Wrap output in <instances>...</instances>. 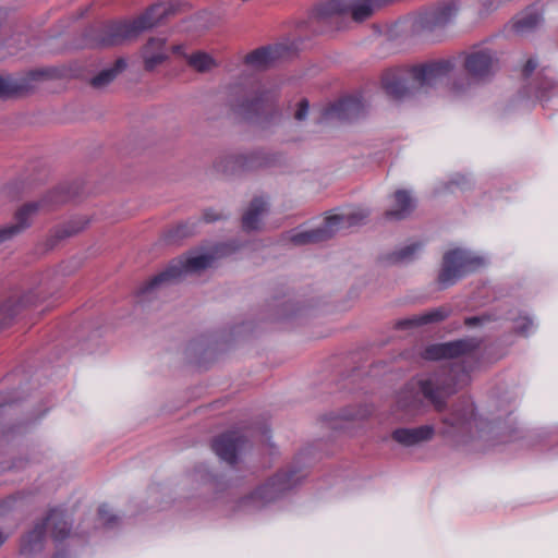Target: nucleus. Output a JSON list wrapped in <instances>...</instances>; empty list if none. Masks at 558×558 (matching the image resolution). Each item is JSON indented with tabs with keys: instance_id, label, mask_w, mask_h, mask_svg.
Instances as JSON below:
<instances>
[{
	"instance_id": "nucleus-1",
	"label": "nucleus",
	"mask_w": 558,
	"mask_h": 558,
	"mask_svg": "<svg viewBox=\"0 0 558 558\" xmlns=\"http://www.w3.org/2000/svg\"><path fill=\"white\" fill-rule=\"evenodd\" d=\"M444 375L434 374L424 379L412 380L400 391L398 404L409 414L417 415L425 412L426 400L437 412L446 408L447 398L456 391V387L469 379L464 366L452 365Z\"/></svg>"
},
{
	"instance_id": "nucleus-2",
	"label": "nucleus",
	"mask_w": 558,
	"mask_h": 558,
	"mask_svg": "<svg viewBox=\"0 0 558 558\" xmlns=\"http://www.w3.org/2000/svg\"><path fill=\"white\" fill-rule=\"evenodd\" d=\"M454 68L451 59H442L411 66L389 69L384 72L381 87L393 99L405 97L413 87L433 86Z\"/></svg>"
},
{
	"instance_id": "nucleus-3",
	"label": "nucleus",
	"mask_w": 558,
	"mask_h": 558,
	"mask_svg": "<svg viewBox=\"0 0 558 558\" xmlns=\"http://www.w3.org/2000/svg\"><path fill=\"white\" fill-rule=\"evenodd\" d=\"M231 111L245 120H271L278 113V90L266 88L258 80L253 77L247 84L230 86Z\"/></svg>"
},
{
	"instance_id": "nucleus-4",
	"label": "nucleus",
	"mask_w": 558,
	"mask_h": 558,
	"mask_svg": "<svg viewBox=\"0 0 558 558\" xmlns=\"http://www.w3.org/2000/svg\"><path fill=\"white\" fill-rule=\"evenodd\" d=\"M159 9V5L151 7L132 21L110 22L102 25L97 35L90 39L89 45L93 47H111L136 38L141 33L159 23V17L155 16V12Z\"/></svg>"
},
{
	"instance_id": "nucleus-5",
	"label": "nucleus",
	"mask_w": 558,
	"mask_h": 558,
	"mask_svg": "<svg viewBox=\"0 0 558 558\" xmlns=\"http://www.w3.org/2000/svg\"><path fill=\"white\" fill-rule=\"evenodd\" d=\"M367 217L368 211L364 208H355L343 215L328 216L325 218L324 223L315 229L292 232L289 235V241L293 245L320 243L332 238L340 229L364 223Z\"/></svg>"
},
{
	"instance_id": "nucleus-6",
	"label": "nucleus",
	"mask_w": 558,
	"mask_h": 558,
	"mask_svg": "<svg viewBox=\"0 0 558 558\" xmlns=\"http://www.w3.org/2000/svg\"><path fill=\"white\" fill-rule=\"evenodd\" d=\"M51 531V537L56 542L65 539L71 530L66 514L63 510L53 508L49 511L47 518L35 525L22 539L21 553L23 555H31L43 547V542L47 530Z\"/></svg>"
},
{
	"instance_id": "nucleus-7",
	"label": "nucleus",
	"mask_w": 558,
	"mask_h": 558,
	"mask_svg": "<svg viewBox=\"0 0 558 558\" xmlns=\"http://www.w3.org/2000/svg\"><path fill=\"white\" fill-rule=\"evenodd\" d=\"M485 265L480 257L462 248H453L444 254L442 264L438 274V283L441 288L453 286L459 279L475 272Z\"/></svg>"
},
{
	"instance_id": "nucleus-8",
	"label": "nucleus",
	"mask_w": 558,
	"mask_h": 558,
	"mask_svg": "<svg viewBox=\"0 0 558 558\" xmlns=\"http://www.w3.org/2000/svg\"><path fill=\"white\" fill-rule=\"evenodd\" d=\"M214 256L210 254H201L173 260L163 271L150 278L138 290L140 296L150 294L156 288L163 283L179 280L182 276L191 272H197L213 265Z\"/></svg>"
},
{
	"instance_id": "nucleus-9",
	"label": "nucleus",
	"mask_w": 558,
	"mask_h": 558,
	"mask_svg": "<svg viewBox=\"0 0 558 558\" xmlns=\"http://www.w3.org/2000/svg\"><path fill=\"white\" fill-rule=\"evenodd\" d=\"M304 475L300 471H280L267 483L255 489L247 500L256 507L264 506L276 500L282 493L295 486Z\"/></svg>"
},
{
	"instance_id": "nucleus-10",
	"label": "nucleus",
	"mask_w": 558,
	"mask_h": 558,
	"mask_svg": "<svg viewBox=\"0 0 558 558\" xmlns=\"http://www.w3.org/2000/svg\"><path fill=\"white\" fill-rule=\"evenodd\" d=\"M497 63L498 59L490 49L482 48L465 52L463 69L469 75V78H463L466 81L465 85L470 84V80L482 82L493 76L497 70Z\"/></svg>"
},
{
	"instance_id": "nucleus-11",
	"label": "nucleus",
	"mask_w": 558,
	"mask_h": 558,
	"mask_svg": "<svg viewBox=\"0 0 558 558\" xmlns=\"http://www.w3.org/2000/svg\"><path fill=\"white\" fill-rule=\"evenodd\" d=\"M480 341L475 338L458 339L454 341L430 344L422 352V357L427 361L456 359L473 353L480 348Z\"/></svg>"
},
{
	"instance_id": "nucleus-12",
	"label": "nucleus",
	"mask_w": 558,
	"mask_h": 558,
	"mask_svg": "<svg viewBox=\"0 0 558 558\" xmlns=\"http://www.w3.org/2000/svg\"><path fill=\"white\" fill-rule=\"evenodd\" d=\"M364 112V105L360 97H343L333 104L324 107L318 119L319 123L333 121L343 122L359 118Z\"/></svg>"
},
{
	"instance_id": "nucleus-13",
	"label": "nucleus",
	"mask_w": 558,
	"mask_h": 558,
	"mask_svg": "<svg viewBox=\"0 0 558 558\" xmlns=\"http://www.w3.org/2000/svg\"><path fill=\"white\" fill-rule=\"evenodd\" d=\"M476 422L474 404L468 397H462L452 405L450 413L441 418L447 426L444 434L469 430L472 422Z\"/></svg>"
},
{
	"instance_id": "nucleus-14",
	"label": "nucleus",
	"mask_w": 558,
	"mask_h": 558,
	"mask_svg": "<svg viewBox=\"0 0 558 558\" xmlns=\"http://www.w3.org/2000/svg\"><path fill=\"white\" fill-rule=\"evenodd\" d=\"M245 438L239 432L223 433L213 440L211 448L215 453L227 463L233 465L238 460V452L243 449Z\"/></svg>"
},
{
	"instance_id": "nucleus-15",
	"label": "nucleus",
	"mask_w": 558,
	"mask_h": 558,
	"mask_svg": "<svg viewBox=\"0 0 558 558\" xmlns=\"http://www.w3.org/2000/svg\"><path fill=\"white\" fill-rule=\"evenodd\" d=\"M269 165L268 158L260 153L244 156H228L219 161L216 167L223 173L235 174L246 170H253Z\"/></svg>"
},
{
	"instance_id": "nucleus-16",
	"label": "nucleus",
	"mask_w": 558,
	"mask_h": 558,
	"mask_svg": "<svg viewBox=\"0 0 558 558\" xmlns=\"http://www.w3.org/2000/svg\"><path fill=\"white\" fill-rule=\"evenodd\" d=\"M458 7L454 1L444 2L420 15V26L427 31H434L446 26L457 14Z\"/></svg>"
},
{
	"instance_id": "nucleus-17",
	"label": "nucleus",
	"mask_w": 558,
	"mask_h": 558,
	"mask_svg": "<svg viewBox=\"0 0 558 558\" xmlns=\"http://www.w3.org/2000/svg\"><path fill=\"white\" fill-rule=\"evenodd\" d=\"M44 71H31L23 77L0 76V98L23 96L34 88L33 82L44 75Z\"/></svg>"
},
{
	"instance_id": "nucleus-18",
	"label": "nucleus",
	"mask_w": 558,
	"mask_h": 558,
	"mask_svg": "<svg viewBox=\"0 0 558 558\" xmlns=\"http://www.w3.org/2000/svg\"><path fill=\"white\" fill-rule=\"evenodd\" d=\"M46 206V201L43 203H28L22 206L14 216L15 221L8 226L0 228V244L12 239L16 234L29 227L32 217L40 208Z\"/></svg>"
},
{
	"instance_id": "nucleus-19",
	"label": "nucleus",
	"mask_w": 558,
	"mask_h": 558,
	"mask_svg": "<svg viewBox=\"0 0 558 558\" xmlns=\"http://www.w3.org/2000/svg\"><path fill=\"white\" fill-rule=\"evenodd\" d=\"M283 51L284 47L282 45L264 46L248 52L243 61L245 65L252 69L264 70L279 59Z\"/></svg>"
},
{
	"instance_id": "nucleus-20",
	"label": "nucleus",
	"mask_w": 558,
	"mask_h": 558,
	"mask_svg": "<svg viewBox=\"0 0 558 558\" xmlns=\"http://www.w3.org/2000/svg\"><path fill=\"white\" fill-rule=\"evenodd\" d=\"M434 434V426L422 425L413 428H397L392 432L391 437L398 444L411 447L430 440Z\"/></svg>"
},
{
	"instance_id": "nucleus-21",
	"label": "nucleus",
	"mask_w": 558,
	"mask_h": 558,
	"mask_svg": "<svg viewBox=\"0 0 558 558\" xmlns=\"http://www.w3.org/2000/svg\"><path fill=\"white\" fill-rule=\"evenodd\" d=\"M144 69L153 71L168 59L166 50V39L151 37L142 49Z\"/></svg>"
},
{
	"instance_id": "nucleus-22",
	"label": "nucleus",
	"mask_w": 558,
	"mask_h": 558,
	"mask_svg": "<svg viewBox=\"0 0 558 558\" xmlns=\"http://www.w3.org/2000/svg\"><path fill=\"white\" fill-rule=\"evenodd\" d=\"M450 314V308L440 306L420 315H414L409 318L398 320L396 323L397 329H407L412 327H418L432 323H438L446 319Z\"/></svg>"
},
{
	"instance_id": "nucleus-23",
	"label": "nucleus",
	"mask_w": 558,
	"mask_h": 558,
	"mask_svg": "<svg viewBox=\"0 0 558 558\" xmlns=\"http://www.w3.org/2000/svg\"><path fill=\"white\" fill-rule=\"evenodd\" d=\"M395 205L387 210L385 216L387 219L401 220L407 218L414 209V201L410 193L405 190H398L393 194Z\"/></svg>"
},
{
	"instance_id": "nucleus-24",
	"label": "nucleus",
	"mask_w": 558,
	"mask_h": 558,
	"mask_svg": "<svg viewBox=\"0 0 558 558\" xmlns=\"http://www.w3.org/2000/svg\"><path fill=\"white\" fill-rule=\"evenodd\" d=\"M267 202L262 197H255L248 209L242 217V227L245 231L256 230L259 225V217L267 209Z\"/></svg>"
},
{
	"instance_id": "nucleus-25",
	"label": "nucleus",
	"mask_w": 558,
	"mask_h": 558,
	"mask_svg": "<svg viewBox=\"0 0 558 558\" xmlns=\"http://www.w3.org/2000/svg\"><path fill=\"white\" fill-rule=\"evenodd\" d=\"M542 14L534 8H529L512 21V29L517 34H525L533 31L541 22Z\"/></svg>"
},
{
	"instance_id": "nucleus-26",
	"label": "nucleus",
	"mask_w": 558,
	"mask_h": 558,
	"mask_svg": "<svg viewBox=\"0 0 558 558\" xmlns=\"http://www.w3.org/2000/svg\"><path fill=\"white\" fill-rule=\"evenodd\" d=\"M126 68V61L123 58L116 60L112 68L105 69L90 80V85L100 88L111 83L119 73Z\"/></svg>"
},
{
	"instance_id": "nucleus-27",
	"label": "nucleus",
	"mask_w": 558,
	"mask_h": 558,
	"mask_svg": "<svg viewBox=\"0 0 558 558\" xmlns=\"http://www.w3.org/2000/svg\"><path fill=\"white\" fill-rule=\"evenodd\" d=\"M185 58L187 64L199 73L209 72L217 66L215 59L204 51L193 52L189 56H185Z\"/></svg>"
},
{
	"instance_id": "nucleus-28",
	"label": "nucleus",
	"mask_w": 558,
	"mask_h": 558,
	"mask_svg": "<svg viewBox=\"0 0 558 558\" xmlns=\"http://www.w3.org/2000/svg\"><path fill=\"white\" fill-rule=\"evenodd\" d=\"M558 94V84L554 82L553 80L544 78L539 82L536 92L535 97L539 101H546L551 96H555Z\"/></svg>"
},
{
	"instance_id": "nucleus-29",
	"label": "nucleus",
	"mask_w": 558,
	"mask_h": 558,
	"mask_svg": "<svg viewBox=\"0 0 558 558\" xmlns=\"http://www.w3.org/2000/svg\"><path fill=\"white\" fill-rule=\"evenodd\" d=\"M422 247L421 243H412L410 245H407L405 247L401 248L398 252H395L388 257V260L390 263H399L409 260L413 257L415 252H417Z\"/></svg>"
},
{
	"instance_id": "nucleus-30",
	"label": "nucleus",
	"mask_w": 558,
	"mask_h": 558,
	"mask_svg": "<svg viewBox=\"0 0 558 558\" xmlns=\"http://www.w3.org/2000/svg\"><path fill=\"white\" fill-rule=\"evenodd\" d=\"M194 233V225L190 223H181L178 225L173 230L169 233L170 240H177L190 236Z\"/></svg>"
},
{
	"instance_id": "nucleus-31",
	"label": "nucleus",
	"mask_w": 558,
	"mask_h": 558,
	"mask_svg": "<svg viewBox=\"0 0 558 558\" xmlns=\"http://www.w3.org/2000/svg\"><path fill=\"white\" fill-rule=\"evenodd\" d=\"M48 198L50 203L57 205L69 202L72 195L69 192L65 193L63 189H57L49 194Z\"/></svg>"
},
{
	"instance_id": "nucleus-32",
	"label": "nucleus",
	"mask_w": 558,
	"mask_h": 558,
	"mask_svg": "<svg viewBox=\"0 0 558 558\" xmlns=\"http://www.w3.org/2000/svg\"><path fill=\"white\" fill-rule=\"evenodd\" d=\"M99 520L105 525H112L117 521V517L110 512V509L107 505H101L98 509Z\"/></svg>"
},
{
	"instance_id": "nucleus-33",
	"label": "nucleus",
	"mask_w": 558,
	"mask_h": 558,
	"mask_svg": "<svg viewBox=\"0 0 558 558\" xmlns=\"http://www.w3.org/2000/svg\"><path fill=\"white\" fill-rule=\"evenodd\" d=\"M533 327V322L529 317H520L517 320L515 331L522 336H527Z\"/></svg>"
},
{
	"instance_id": "nucleus-34",
	"label": "nucleus",
	"mask_w": 558,
	"mask_h": 558,
	"mask_svg": "<svg viewBox=\"0 0 558 558\" xmlns=\"http://www.w3.org/2000/svg\"><path fill=\"white\" fill-rule=\"evenodd\" d=\"M308 107H310L308 100L303 98L298 105V109L294 113V118L299 121L304 120L307 116Z\"/></svg>"
},
{
	"instance_id": "nucleus-35",
	"label": "nucleus",
	"mask_w": 558,
	"mask_h": 558,
	"mask_svg": "<svg viewBox=\"0 0 558 558\" xmlns=\"http://www.w3.org/2000/svg\"><path fill=\"white\" fill-rule=\"evenodd\" d=\"M7 306L0 308V329L10 325L13 314L5 315Z\"/></svg>"
},
{
	"instance_id": "nucleus-36",
	"label": "nucleus",
	"mask_w": 558,
	"mask_h": 558,
	"mask_svg": "<svg viewBox=\"0 0 558 558\" xmlns=\"http://www.w3.org/2000/svg\"><path fill=\"white\" fill-rule=\"evenodd\" d=\"M536 66H537V62L534 59H529L523 66V75L526 77L530 76L533 73V71L536 69Z\"/></svg>"
},
{
	"instance_id": "nucleus-37",
	"label": "nucleus",
	"mask_w": 558,
	"mask_h": 558,
	"mask_svg": "<svg viewBox=\"0 0 558 558\" xmlns=\"http://www.w3.org/2000/svg\"><path fill=\"white\" fill-rule=\"evenodd\" d=\"M484 320H486L485 316H472L465 318L464 324L469 327H473L482 324Z\"/></svg>"
},
{
	"instance_id": "nucleus-38",
	"label": "nucleus",
	"mask_w": 558,
	"mask_h": 558,
	"mask_svg": "<svg viewBox=\"0 0 558 558\" xmlns=\"http://www.w3.org/2000/svg\"><path fill=\"white\" fill-rule=\"evenodd\" d=\"M203 218L206 222H214L219 220L221 216L219 214H216L214 210L209 209L204 213Z\"/></svg>"
},
{
	"instance_id": "nucleus-39",
	"label": "nucleus",
	"mask_w": 558,
	"mask_h": 558,
	"mask_svg": "<svg viewBox=\"0 0 558 558\" xmlns=\"http://www.w3.org/2000/svg\"><path fill=\"white\" fill-rule=\"evenodd\" d=\"M466 182H468L466 178H465L464 175H462V174H458V175H457V177L451 181V183H452V184H456V185H461V184L466 183Z\"/></svg>"
},
{
	"instance_id": "nucleus-40",
	"label": "nucleus",
	"mask_w": 558,
	"mask_h": 558,
	"mask_svg": "<svg viewBox=\"0 0 558 558\" xmlns=\"http://www.w3.org/2000/svg\"><path fill=\"white\" fill-rule=\"evenodd\" d=\"M184 47L182 45H175L172 47V51L175 54H183Z\"/></svg>"
},
{
	"instance_id": "nucleus-41",
	"label": "nucleus",
	"mask_w": 558,
	"mask_h": 558,
	"mask_svg": "<svg viewBox=\"0 0 558 558\" xmlns=\"http://www.w3.org/2000/svg\"><path fill=\"white\" fill-rule=\"evenodd\" d=\"M452 88L454 92L459 93V92L463 90L464 84L459 85L458 83H453Z\"/></svg>"
},
{
	"instance_id": "nucleus-42",
	"label": "nucleus",
	"mask_w": 558,
	"mask_h": 558,
	"mask_svg": "<svg viewBox=\"0 0 558 558\" xmlns=\"http://www.w3.org/2000/svg\"><path fill=\"white\" fill-rule=\"evenodd\" d=\"M78 230H80V229H73V230H70V231L64 230V232H63V236H70V235H72V234L76 233Z\"/></svg>"
},
{
	"instance_id": "nucleus-43",
	"label": "nucleus",
	"mask_w": 558,
	"mask_h": 558,
	"mask_svg": "<svg viewBox=\"0 0 558 558\" xmlns=\"http://www.w3.org/2000/svg\"><path fill=\"white\" fill-rule=\"evenodd\" d=\"M344 418H345V420H353V418H354V416H353L352 414H345V415H344Z\"/></svg>"
},
{
	"instance_id": "nucleus-44",
	"label": "nucleus",
	"mask_w": 558,
	"mask_h": 558,
	"mask_svg": "<svg viewBox=\"0 0 558 558\" xmlns=\"http://www.w3.org/2000/svg\"><path fill=\"white\" fill-rule=\"evenodd\" d=\"M5 537L0 533V546L4 543Z\"/></svg>"
}]
</instances>
